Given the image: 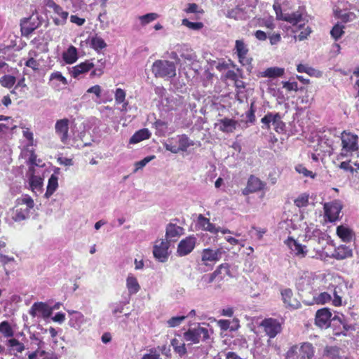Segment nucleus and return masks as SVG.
<instances>
[{
  "label": "nucleus",
  "mask_w": 359,
  "mask_h": 359,
  "mask_svg": "<svg viewBox=\"0 0 359 359\" xmlns=\"http://www.w3.org/2000/svg\"><path fill=\"white\" fill-rule=\"evenodd\" d=\"M280 20L287 22L292 25H297L303 20L302 13L300 11H295L291 13L281 14Z\"/></svg>",
  "instance_id": "393cba45"
},
{
  "label": "nucleus",
  "mask_w": 359,
  "mask_h": 359,
  "mask_svg": "<svg viewBox=\"0 0 359 359\" xmlns=\"http://www.w3.org/2000/svg\"><path fill=\"white\" fill-rule=\"evenodd\" d=\"M353 256L352 249L345 245H341L335 248L332 257L341 260Z\"/></svg>",
  "instance_id": "5701e85b"
},
{
  "label": "nucleus",
  "mask_w": 359,
  "mask_h": 359,
  "mask_svg": "<svg viewBox=\"0 0 359 359\" xmlns=\"http://www.w3.org/2000/svg\"><path fill=\"white\" fill-rule=\"evenodd\" d=\"M178 143V147L181 151H186L190 146L194 145L193 142L186 135L180 136Z\"/></svg>",
  "instance_id": "ea45409f"
},
{
  "label": "nucleus",
  "mask_w": 359,
  "mask_h": 359,
  "mask_svg": "<svg viewBox=\"0 0 359 359\" xmlns=\"http://www.w3.org/2000/svg\"><path fill=\"white\" fill-rule=\"evenodd\" d=\"M230 274V266L228 263L221 264L216 270L210 273L208 277H204L208 283H212L217 278L222 280L225 275Z\"/></svg>",
  "instance_id": "a211bd4d"
},
{
  "label": "nucleus",
  "mask_w": 359,
  "mask_h": 359,
  "mask_svg": "<svg viewBox=\"0 0 359 359\" xmlns=\"http://www.w3.org/2000/svg\"><path fill=\"white\" fill-rule=\"evenodd\" d=\"M158 15L155 13H150L140 17V20L142 25H147L156 19H157Z\"/></svg>",
  "instance_id": "49530a36"
},
{
  "label": "nucleus",
  "mask_w": 359,
  "mask_h": 359,
  "mask_svg": "<svg viewBox=\"0 0 359 359\" xmlns=\"http://www.w3.org/2000/svg\"><path fill=\"white\" fill-rule=\"evenodd\" d=\"M324 355L331 359H346V357L340 355V348L337 346H326Z\"/></svg>",
  "instance_id": "72a5a7b5"
},
{
  "label": "nucleus",
  "mask_w": 359,
  "mask_h": 359,
  "mask_svg": "<svg viewBox=\"0 0 359 359\" xmlns=\"http://www.w3.org/2000/svg\"><path fill=\"white\" fill-rule=\"evenodd\" d=\"M184 339L191 344H198L201 341H205L209 338L208 330L201 327L199 324L194 327L189 328L184 333Z\"/></svg>",
  "instance_id": "20e7f679"
},
{
  "label": "nucleus",
  "mask_w": 359,
  "mask_h": 359,
  "mask_svg": "<svg viewBox=\"0 0 359 359\" xmlns=\"http://www.w3.org/2000/svg\"><path fill=\"white\" fill-rule=\"evenodd\" d=\"M95 67L93 60H86L83 62L73 67L70 72L72 77L79 78L81 74L90 72Z\"/></svg>",
  "instance_id": "6ab92c4d"
},
{
  "label": "nucleus",
  "mask_w": 359,
  "mask_h": 359,
  "mask_svg": "<svg viewBox=\"0 0 359 359\" xmlns=\"http://www.w3.org/2000/svg\"><path fill=\"white\" fill-rule=\"evenodd\" d=\"M34 206V200L29 195L17 198L15 206L13 210V219L15 222H20L27 219Z\"/></svg>",
  "instance_id": "f03ea898"
},
{
  "label": "nucleus",
  "mask_w": 359,
  "mask_h": 359,
  "mask_svg": "<svg viewBox=\"0 0 359 359\" xmlns=\"http://www.w3.org/2000/svg\"><path fill=\"white\" fill-rule=\"evenodd\" d=\"M45 6L51 9L55 14L57 15L53 18V22L56 25H63L66 23L69 16L67 11H63L62 8L57 4L54 0H44Z\"/></svg>",
  "instance_id": "6e6552de"
},
{
  "label": "nucleus",
  "mask_w": 359,
  "mask_h": 359,
  "mask_svg": "<svg viewBox=\"0 0 359 359\" xmlns=\"http://www.w3.org/2000/svg\"><path fill=\"white\" fill-rule=\"evenodd\" d=\"M39 24L32 21L31 18H25L20 22V31L22 35L25 37L29 36L38 28Z\"/></svg>",
  "instance_id": "4be33fe9"
},
{
  "label": "nucleus",
  "mask_w": 359,
  "mask_h": 359,
  "mask_svg": "<svg viewBox=\"0 0 359 359\" xmlns=\"http://www.w3.org/2000/svg\"><path fill=\"white\" fill-rule=\"evenodd\" d=\"M50 80L56 79L60 81L62 84L67 85L68 83L67 79L62 76L60 72H55L50 74Z\"/></svg>",
  "instance_id": "bf43d9fd"
},
{
  "label": "nucleus",
  "mask_w": 359,
  "mask_h": 359,
  "mask_svg": "<svg viewBox=\"0 0 359 359\" xmlns=\"http://www.w3.org/2000/svg\"><path fill=\"white\" fill-rule=\"evenodd\" d=\"M344 26L336 24L330 31L331 36L335 40H339L344 34Z\"/></svg>",
  "instance_id": "37998d69"
},
{
  "label": "nucleus",
  "mask_w": 359,
  "mask_h": 359,
  "mask_svg": "<svg viewBox=\"0 0 359 359\" xmlns=\"http://www.w3.org/2000/svg\"><path fill=\"white\" fill-rule=\"evenodd\" d=\"M332 316V313L327 308H323L318 310L315 316L316 325L322 329L327 328L330 325ZM336 320H338L340 323H341L339 318L334 316L332 318V320L334 321Z\"/></svg>",
  "instance_id": "1a4fd4ad"
},
{
  "label": "nucleus",
  "mask_w": 359,
  "mask_h": 359,
  "mask_svg": "<svg viewBox=\"0 0 359 359\" xmlns=\"http://www.w3.org/2000/svg\"><path fill=\"white\" fill-rule=\"evenodd\" d=\"M29 313L33 317L41 316L48 318L51 315L52 309L46 303L36 302L32 306Z\"/></svg>",
  "instance_id": "f3484780"
},
{
  "label": "nucleus",
  "mask_w": 359,
  "mask_h": 359,
  "mask_svg": "<svg viewBox=\"0 0 359 359\" xmlns=\"http://www.w3.org/2000/svg\"><path fill=\"white\" fill-rule=\"evenodd\" d=\"M184 229L175 224L169 223L165 229V237L169 241H176L177 238L183 235Z\"/></svg>",
  "instance_id": "aec40b11"
},
{
  "label": "nucleus",
  "mask_w": 359,
  "mask_h": 359,
  "mask_svg": "<svg viewBox=\"0 0 359 359\" xmlns=\"http://www.w3.org/2000/svg\"><path fill=\"white\" fill-rule=\"evenodd\" d=\"M90 46L96 51H99L107 47L104 40L97 34L92 36L90 39Z\"/></svg>",
  "instance_id": "f704fd0d"
},
{
  "label": "nucleus",
  "mask_w": 359,
  "mask_h": 359,
  "mask_svg": "<svg viewBox=\"0 0 359 359\" xmlns=\"http://www.w3.org/2000/svg\"><path fill=\"white\" fill-rule=\"evenodd\" d=\"M266 334L269 338H274L282 331V325L278 319L268 318L264 319L260 323Z\"/></svg>",
  "instance_id": "0eeeda50"
},
{
  "label": "nucleus",
  "mask_w": 359,
  "mask_h": 359,
  "mask_svg": "<svg viewBox=\"0 0 359 359\" xmlns=\"http://www.w3.org/2000/svg\"><path fill=\"white\" fill-rule=\"evenodd\" d=\"M126 92L121 88H117L115 92V101L116 104L123 103L126 100Z\"/></svg>",
  "instance_id": "864d4df0"
},
{
  "label": "nucleus",
  "mask_w": 359,
  "mask_h": 359,
  "mask_svg": "<svg viewBox=\"0 0 359 359\" xmlns=\"http://www.w3.org/2000/svg\"><path fill=\"white\" fill-rule=\"evenodd\" d=\"M58 179L56 175L53 174L48 179L47 189L45 193V196L49 198L55 191L58 187Z\"/></svg>",
  "instance_id": "c9c22d12"
},
{
  "label": "nucleus",
  "mask_w": 359,
  "mask_h": 359,
  "mask_svg": "<svg viewBox=\"0 0 359 359\" xmlns=\"http://www.w3.org/2000/svg\"><path fill=\"white\" fill-rule=\"evenodd\" d=\"M155 156H150L144 158L142 160L135 163L136 170L141 169L144 167L150 161L154 159Z\"/></svg>",
  "instance_id": "680f3d73"
},
{
  "label": "nucleus",
  "mask_w": 359,
  "mask_h": 359,
  "mask_svg": "<svg viewBox=\"0 0 359 359\" xmlns=\"http://www.w3.org/2000/svg\"><path fill=\"white\" fill-rule=\"evenodd\" d=\"M222 253L223 250L222 248L216 250L205 248L201 252V261L205 266L209 265V262H212L214 264L221 259Z\"/></svg>",
  "instance_id": "2eb2a0df"
},
{
  "label": "nucleus",
  "mask_w": 359,
  "mask_h": 359,
  "mask_svg": "<svg viewBox=\"0 0 359 359\" xmlns=\"http://www.w3.org/2000/svg\"><path fill=\"white\" fill-rule=\"evenodd\" d=\"M25 66L32 68L34 71L39 69V62L33 57H30L25 62Z\"/></svg>",
  "instance_id": "052dcab7"
},
{
  "label": "nucleus",
  "mask_w": 359,
  "mask_h": 359,
  "mask_svg": "<svg viewBox=\"0 0 359 359\" xmlns=\"http://www.w3.org/2000/svg\"><path fill=\"white\" fill-rule=\"evenodd\" d=\"M331 296L330 294H328L326 292H321L318 294V297L316 298V302L318 304H324L331 300Z\"/></svg>",
  "instance_id": "13d9d810"
},
{
  "label": "nucleus",
  "mask_w": 359,
  "mask_h": 359,
  "mask_svg": "<svg viewBox=\"0 0 359 359\" xmlns=\"http://www.w3.org/2000/svg\"><path fill=\"white\" fill-rule=\"evenodd\" d=\"M288 245L294 252V255L299 257H305L307 255L306 247L298 243L293 238L288 239Z\"/></svg>",
  "instance_id": "b1692460"
},
{
  "label": "nucleus",
  "mask_w": 359,
  "mask_h": 359,
  "mask_svg": "<svg viewBox=\"0 0 359 359\" xmlns=\"http://www.w3.org/2000/svg\"><path fill=\"white\" fill-rule=\"evenodd\" d=\"M151 134L147 128H142L136 131L129 140L130 144H137L150 138Z\"/></svg>",
  "instance_id": "bb28decb"
},
{
  "label": "nucleus",
  "mask_w": 359,
  "mask_h": 359,
  "mask_svg": "<svg viewBox=\"0 0 359 359\" xmlns=\"http://www.w3.org/2000/svg\"><path fill=\"white\" fill-rule=\"evenodd\" d=\"M335 16L341 20L343 22H348L355 18V15L352 12L343 13L341 10L334 12Z\"/></svg>",
  "instance_id": "79ce46f5"
},
{
  "label": "nucleus",
  "mask_w": 359,
  "mask_h": 359,
  "mask_svg": "<svg viewBox=\"0 0 359 359\" xmlns=\"http://www.w3.org/2000/svg\"><path fill=\"white\" fill-rule=\"evenodd\" d=\"M217 325L222 330L226 331L230 329V321L229 320L221 319L218 320Z\"/></svg>",
  "instance_id": "774afa93"
},
{
  "label": "nucleus",
  "mask_w": 359,
  "mask_h": 359,
  "mask_svg": "<svg viewBox=\"0 0 359 359\" xmlns=\"http://www.w3.org/2000/svg\"><path fill=\"white\" fill-rule=\"evenodd\" d=\"M178 341L174 339L171 341V344L174 347L175 351L178 353L180 355H184L187 353V348L184 344L178 345Z\"/></svg>",
  "instance_id": "09e8293b"
},
{
  "label": "nucleus",
  "mask_w": 359,
  "mask_h": 359,
  "mask_svg": "<svg viewBox=\"0 0 359 359\" xmlns=\"http://www.w3.org/2000/svg\"><path fill=\"white\" fill-rule=\"evenodd\" d=\"M187 317L185 316L172 317L167 321L168 327H175L180 325Z\"/></svg>",
  "instance_id": "de8ad7c7"
},
{
  "label": "nucleus",
  "mask_w": 359,
  "mask_h": 359,
  "mask_svg": "<svg viewBox=\"0 0 359 359\" xmlns=\"http://www.w3.org/2000/svg\"><path fill=\"white\" fill-rule=\"evenodd\" d=\"M16 79L14 76L4 75L0 78V84L5 88H11L15 83Z\"/></svg>",
  "instance_id": "a19ab883"
},
{
  "label": "nucleus",
  "mask_w": 359,
  "mask_h": 359,
  "mask_svg": "<svg viewBox=\"0 0 359 359\" xmlns=\"http://www.w3.org/2000/svg\"><path fill=\"white\" fill-rule=\"evenodd\" d=\"M29 184L33 191H41L43 186V179L41 177L36 176L34 172H29Z\"/></svg>",
  "instance_id": "2f4dec72"
},
{
  "label": "nucleus",
  "mask_w": 359,
  "mask_h": 359,
  "mask_svg": "<svg viewBox=\"0 0 359 359\" xmlns=\"http://www.w3.org/2000/svg\"><path fill=\"white\" fill-rule=\"evenodd\" d=\"M235 50L238 58V62L242 65H250L251 63L252 59L248 57L249 49L243 40L236 41Z\"/></svg>",
  "instance_id": "dca6fc26"
},
{
  "label": "nucleus",
  "mask_w": 359,
  "mask_h": 359,
  "mask_svg": "<svg viewBox=\"0 0 359 359\" xmlns=\"http://www.w3.org/2000/svg\"><path fill=\"white\" fill-rule=\"evenodd\" d=\"M325 217L330 222H334L340 219V213L343 208L342 203L339 200H334L325 203L323 205Z\"/></svg>",
  "instance_id": "39448f33"
},
{
  "label": "nucleus",
  "mask_w": 359,
  "mask_h": 359,
  "mask_svg": "<svg viewBox=\"0 0 359 359\" xmlns=\"http://www.w3.org/2000/svg\"><path fill=\"white\" fill-rule=\"evenodd\" d=\"M0 332L6 338L12 337L14 332L8 321H3L0 323Z\"/></svg>",
  "instance_id": "4c0bfd02"
},
{
  "label": "nucleus",
  "mask_w": 359,
  "mask_h": 359,
  "mask_svg": "<svg viewBox=\"0 0 359 359\" xmlns=\"http://www.w3.org/2000/svg\"><path fill=\"white\" fill-rule=\"evenodd\" d=\"M104 62H103L99 67L92 69L90 73V78L100 77L104 74Z\"/></svg>",
  "instance_id": "603ef678"
},
{
  "label": "nucleus",
  "mask_w": 359,
  "mask_h": 359,
  "mask_svg": "<svg viewBox=\"0 0 359 359\" xmlns=\"http://www.w3.org/2000/svg\"><path fill=\"white\" fill-rule=\"evenodd\" d=\"M7 345L18 353H22L25 350L24 344L15 338L8 339Z\"/></svg>",
  "instance_id": "c03bdc74"
},
{
  "label": "nucleus",
  "mask_w": 359,
  "mask_h": 359,
  "mask_svg": "<svg viewBox=\"0 0 359 359\" xmlns=\"http://www.w3.org/2000/svg\"><path fill=\"white\" fill-rule=\"evenodd\" d=\"M152 73L156 78L172 79L176 76V66L173 62L157 60L152 65Z\"/></svg>",
  "instance_id": "7ed1b4c3"
},
{
  "label": "nucleus",
  "mask_w": 359,
  "mask_h": 359,
  "mask_svg": "<svg viewBox=\"0 0 359 359\" xmlns=\"http://www.w3.org/2000/svg\"><path fill=\"white\" fill-rule=\"evenodd\" d=\"M69 121L67 118L57 120L55 124V133L60 139V141L65 144L67 143L69 139Z\"/></svg>",
  "instance_id": "ddd939ff"
},
{
  "label": "nucleus",
  "mask_w": 359,
  "mask_h": 359,
  "mask_svg": "<svg viewBox=\"0 0 359 359\" xmlns=\"http://www.w3.org/2000/svg\"><path fill=\"white\" fill-rule=\"evenodd\" d=\"M168 241L161 239L157 241L154 246L153 254L154 257L161 262H165L168 258Z\"/></svg>",
  "instance_id": "4468645a"
},
{
  "label": "nucleus",
  "mask_w": 359,
  "mask_h": 359,
  "mask_svg": "<svg viewBox=\"0 0 359 359\" xmlns=\"http://www.w3.org/2000/svg\"><path fill=\"white\" fill-rule=\"evenodd\" d=\"M195 236H189L180 241L177 248V253L179 256L183 257L191 253L194 249L196 243Z\"/></svg>",
  "instance_id": "f8f14e48"
},
{
  "label": "nucleus",
  "mask_w": 359,
  "mask_h": 359,
  "mask_svg": "<svg viewBox=\"0 0 359 359\" xmlns=\"http://www.w3.org/2000/svg\"><path fill=\"white\" fill-rule=\"evenodd\" d=\"M41 359H58L57 355L53 351H46L41 350Z\"/></svg>",
  "instance_id": "338daca9"
},
{
  "label": "nucleus",
  "mask_w": 359,
  "mask_h": 359,
  "mask_svg": "<svg viewBox=\"0 0 359 359\" xmlns=\"http://www.w3.org/2000/svg\"><path fill=\"white\" fill-rule=\"evenodd\" d=\"M182 25L192 30H200L204 27L203 23L201 22H193L187 18L182 20Z\"/></svg>",
  "instance_id": "a18cd8bd"
},
{
  "label": "nucleus",
  "mask_w": 359,
  "mask_h": 359,
  "mask_svg": "<svg viewBox=\"0 0 359 359\" xmlns=\"http://www.w3.org/2000/svg\"><path fill=\"white\" fill-rule=\"evenodd\" d=\"M283 86L284 88H285L288 91H292V90L297 91L298 90V83L296 81H293V82L286 81V82H284L283 84Z\"/></svg>",
  "instance_id": "0e129e2a"
},
{
  "label": "nucleus",
  "mask_w": 359,
  "mask_h": 359,
  "mask_svg": "<svg viewBox=\"0 0 359 359\" xmlns=\"http://www.w3.org/2000/svg\"><path fill=\"white\" fill-rule=\"evenodd\" d=\"M198 4L195 3L189 4L187 7L184 9V11L187 13H203V11L202 9H198Z\"/></svg>",
  "instance_id": "4d7b16f0"
},
{
  "label": "nucleus",
  "mask_w": 359,
  "mask_h": 359,
  "mask_svg": "<svg viewBox=\"0 0 359 359\" xmlns=\"http://www.w3.org/2000/svg\"><path fill=\"white\" fill-rule=\"evenodd\" d=\"M126 287L130 294H135L140 290L137 278L132 273H129L126 278Z\"/></svg>",
  "instance_id": "c85d7f7f"
},
{
  "label": "nucleus",
  "mask_w": 359,
  "mask_h": 359,
  "mask_svg": "<svg viewBox=\"0 0 359 359\" xmlns=\"http://www.w3.org/2000/svg\"><path fill=\"white\" fill-rule=\"evenodd\" d=\"M198 222L203 230L209 231L212 233H217L219 229L215 227V225L210 222V219L203 215H199L198 217Z\"/></svg>",
  "instance_id": "a878e982"
},
{
  "label": "nucleus",
  "mask_w": 359,
  "mask_h": 359,
  "mask_svg": "<svg viewBox=\"0 0 359 359\" xmlns=\"http://www.w3.org/2000/svg\"><path fill=\"white\" fill-rule=\"evenodd\" d=\"M281 300L284 307L289 311L297 310L302 306L300 301L295 297L290 288L280 290Z\"/></svg>",
  "instance_id": "423d86ee"
},
{
  "label": "nucleus",
  "mask_w": 359,
  "mask_h": 359,
  "mask_svg": "<svg viewBox=\"0 0 359 359\" xmlns=\"http://www.w3.org/2000/svg\"><path fill=\"white\" fill-rule=\"evenodd\" d=\"M141 359H162L156 348H151L149 353L143 355Z\"/></svg>",
  "instance_id": "6e6d98bb"
},
{
  "label": "nucleus",
  "mask_w": 359,
  "mask_h": 359,
  "mask_svg": "<svg viewBox=\"0 0 359 359\" xmlns=\"http://www.w3.org/2000/svg\"><path fill=\"white\" fill-rule=\"evenodd\" d=\"M341 288L336 287L333 292L334 299L332 300V304L334 306H340L342 304L341 297L339 295Z\"/></svg>",
  "instance_id": "3c124183"
},
{
  "label": "nucleus",
  "mask_w": 359,
  "mask_h": 359,
  "mask_svg": "<svg viewBox=\"0 0 359 359\" xmlns=\"http://www.w3.org/2000/svg\"><path fill=\"white\" fill-rule=\"evenodd\" d=\"M285 73L283 68L273 67H269L262 72V76L267 78H277L282 76Z\"/></svg>",
  "instance_id": "473e14b6"
},
{
  "label": "nucleus",
  "mask_w": 359,
  "mask_h": 359,
  "mask_svg": "<svg viewBox=\"0 0 359 359\" xmlns=\"http://www.w3.org/2000/svg\"><path fill=\"white\" fill-rule=\"evenodd\" d=\"M62 58L67 64H73L78 59V51L76 47L70 46L67 50L63 53Z\"/></svg>",
  "instance_id": "c756f323"
},
{
  "label": "nucleus",
  "mask_w": 359,
  "mask_h": 359,
  "mask_svg": "<svg viewBox=\"0 0 359 359\" xmlns=\"http://www.w3.org/2000/svg\"><path fill=\"white\" fill-rule=\"evenodd\" d=\"M266 184L262 181L259 177L254 175H250L248 177L246 187L243 190V194L245 196L250 194L256 193L265 189Z\"/></svg>",
  "instance_id": "9b49d317"
},
{
  "label": "nucleus",
  "mask_w": 359,
  "mask_h": 359,
  "mask_svg": "<svg viewBox=\"0 0 359 359\" xmlns=\"http://www.w3.org/2000/svg\"><path fill=\"white\" fill-rule=\"evenodd\" d=\"M350 163H351V161L348 160V161H342L339 167L345 170V171H349L350 172H351L352 174L355 172V171H356V170H355V168L351 166L350 165Z\"/></svg>",
  "instance_id": "e2e57ef3"
},
{
  "label": "nucleus",
  "mask_w": 359,
  "mask_h": 359,
  "mask_svg": "<svg viewBox=\"0 0 359 359\" xmlns=\"http://www.w3.org/2000/svg\"><path fill=\"white\" fill-rule=\"evenodd\" d=\"M341 150L339 156L348 158L359 150L358 136L349 130H344L340 135Z\"/></svg>",
  "instance_id": "f257e3e1"
},
{
  "label": "nucleus",
  "mask_w": 359,
  "mask_h": 359,
  "mask_svg": "<svg viewBox=\"0 0 359 359\" xmlns=\"http://www.w3.org/2000/svg\"><path fill=\"white\" fill-rule=\"evenodd\" d=\"M288 351H292L295 359H311L314 355V349L311 344L303 343L300 347L292 346Z\"/></svg>",
  "instance_id": "9d476101"
},
{
  "label": "nucleus",
  "mask_w": 359,
  "mask_h": 359,
  "mask_svg": "<svg viewBox=\"0 0 359 359\" xmlns=\"http://www.w3.org/2000/svg\"><path fill=\"white\" fill-rule=\"evenodd\" d=\"M337 235L344 242H350L353 236V231L343 225L337 227Z\"/></svg>",
  "instance_id": "7c9ffc66"
},
{
  "label": "nucleus",
  "mask_w": 359,
  "mask_h": 359,
  "mask_svg": "<svg viewBox=\"0 0 359 359\" xmlns=\"http://www.w3.org/2000/svg\"><path fill=\"white\" fill-rule=\"evenodd\" d=\"M177 50L180 53V57L184 61L192 62L196 58V54L194 50L187 45L179 46Z\"/></svg>",
  "instance_id": "cd10ccee"
},
{
  "label": "nucleus",
  "mask_w": 359,
  "mask_h": 359,
  "mask_svg": "<svg viewBox=\"0 0 359 359\" xmlns=\"http://www.w3.org/2000/svg\"><path fill=\"white\" fill-rule=\"evenodd\" d=\"M234 86L236 88V98L237 100L241 102V99L239 97V90L244 89L245 88V83L244 81H243L241 79H240V77H238L235 81H234Z\"/></svg>",
  "instance_id": "5fc2aeb1"
},
{
  "label": "nucleus",
  "mask_w": 359,
  "mask_h": 359,
  "mask_svg": "<svg viewBox=\"0 0 359 359\" xmlns=\"http://www.w3.org/2000/svg\"><path fill=\"white\" fill-rule=\"evenodd\" d=\"M255 110L254 109V103L252 102L250 104V110L246 113V117L250 123H253L255 121Z\"/></svg>",
  "instance_id": "69168bd1"
},
{
  "label": "nucleus",
  "mask_w": 359,
  "mask_h": 359,
  "mask_svg": "<svg viewBox=\"0 0 359 359\" xmlns=\"http://www.w3.org/2000/svg\"><path fill=\"white\" fill-rule=\"evenodd\" d=\"M36 158H37L36 154L34 153V151H32L31 154H30V156L27 161V163L29 165L28 172H35L34 166L38 165V164L36 163Z\"/></svg>",
  "instance_id": "8fccbe9b"
},
{
  "label": "nucleus",
  "mask_w": 359,
  "mask_h": 359,
  "mask_svg": "<svg viewBox=\"0 0 359 359\" xmlns=\"http://www.w3.org/2000/svg\"><path fill=\"white\" fill-rule=\"evenodd\" d=\"M279 113L273 114L271 112H269L261 119V122L265 126V128L269 130L270 129V123H276L279 121Z\"/></svg>",
  "instance_id": "e433bc0d"
},
{
  "label": "nucleus",
  "mask_w": 359,
  "mask_h": 359,
  "mask_svg": "<svg viewBox=\"0 0 359 359\" xmlns=\"http://www.w3.org/2000/svg\"><path fill=\"white\" fill-rule=\"evenodd\" d=\"M216 125L219 126V130L220 131L226 133H231L236 130L238 122L232 118H224L218 120V123Z\"/></svg>",
  "instance_id": "412c9836"
},
{
  "label": "nucleus",
  "mask_w": 359,
  "mask_h": 359,
  "mask_svg": "<svg viewBox=\"0 0 359 359\" xmlns=\"http://www.w3.org/2000/svg\"><path fill=\"white\" fill-rule=\"evenodd\" d=\"M309 203V194L307 193H303L298 196V197L294 199V204L301 208L306 207Z\"/></svg>",
  "instance_id": "58836bf2"
}]
</instances>
